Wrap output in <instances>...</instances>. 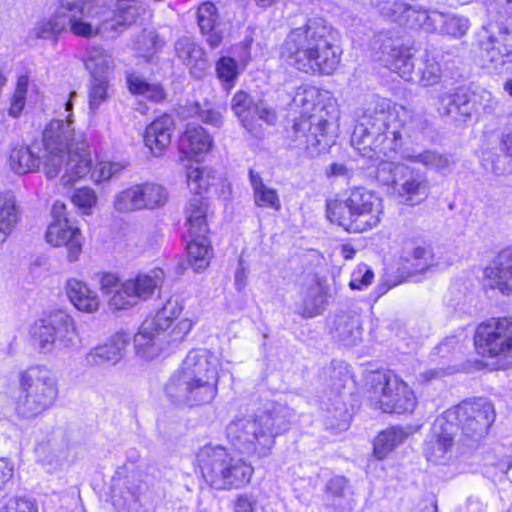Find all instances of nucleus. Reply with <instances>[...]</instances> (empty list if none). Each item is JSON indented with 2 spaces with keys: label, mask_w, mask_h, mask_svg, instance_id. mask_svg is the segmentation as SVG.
<instances>
[{
  "label": "nucleus",
  "mask_w": 512,
  "mask_h": 512,
  "mask_svg": "<svg viewBox=\"0 0 512 512\" xmlns=\"http://www.w3.org/2000/svg\"><path fill=\"white\" fill-rule=\"evenodd\" d=\"M174 128L173 118L166 114L158 117L146 127L144 143L154 156H161L168 148Z\"/></svg>",
  "instance_id": "nucleus-23"
},
{
  "label": "nucleus",
  "mask_w": 512,
  "mask_h": 512,
  "mask_svg": "<svg viewBox=\"0 0 512 512\" xmlns=\"http://www.w3.org/2000/svg\"><path fill=\"white\" fill-rule=\"evenodd\" d=\"M369 400L371 407L386 413H412L417 406L414 391L394 374L378 375Z\"/></svg>",
  "instance_id": "nucleus-14"
},
{
  "label": "nucleus",
  "mask_w": 512,
  "mask_h": 512,
  "mask_svg": "<svg viewBox=\"0 0 512 512\" xmlns=\"http://www.w3.org/2000/svg\"><path fill=\"white\" fill-rule=\"evenodd\" d=\"M194 323L189 318H183L165 332L154 327L153 322L144 321L139 331L134 335V350L136 356L144 361H152L161 356L170 347L181 343L191 331Z\"/></svg>",
  "instance_id": "nucleus-12"
},
{
  "label": "nucleus",
  "mask_w": 512,
  "mask_h": 512,
  "mask_svg": "<svg viewBox=\"0 0 512 512\" xmlns=\"http://www.w3.org/2000/svg\"><path fill=\"white\" fill-rule=\"evenodd\" d=\"M469 29L470 22L468 18L459 15L443 14V20L440 22L437 31L453 38H461L466 35Z\"/></svg>",
  "instance_id": "nucleus-52"
},
{
  "label": "nucleus",
  "mask_w": 512,
  "mask_h": 512,
  "mask_svg": "<svg viewBox=\"0 0 512 512\" xmlns=\"http://www.w3.org/2000/svg\"><path fill=\"white\" fill-rule=\"evenodd\" d=\"M217 180L216 172L207 166L188 165L186 167V182L190 192L199 197L206 193Z\"/></svg>",
  "instance_id": "nucleus-35"
},
{
  "label": "nucleus",
  "mask_w": 512,
  "mask_h": 512,
  "mask_svg": "<svg viewBox=\"0 0 512 512\" xmlns=\"http://www.w3.org/2000/svg\"><path fill=\"white\" fill-rule=\"evenodd\" d=\"M380 14L393 22L404 23L408 11H413V6L401 0H379L376 4Z\"/></svg>",
  "instance_id": "nucleus-53"
},
{
  "label": "nucleus",
  "mask_w": 512,
  "mask_h": 512,
  "mask_svg": "<svg viewBox=\"0 0 512 512\" xmlns=\"http://www.w3.org/2000/svg\"><path fill=\"white\" fill-rule=\"evenodd\" d=\"M252 116H254V124L256 126V131L254 133L258 132V124L257 121H264L267 124H273L276 120V114L273 109L268 107L265 103L259 102L255 104V107L253 108Z\"/></svg>",
  "instance_id": "nucleus-61"
},
{
  "label": "nucleus",
  "mask_w": 512,
  "mask_h": 512,
  "mask_svg": "<svg viewBox=\"0 0 512 512\" xmlns=\"http://www.w3.org/2000/svg\"><path fill=\"white\" fill-rule=\"evenodd\" d=\"M377 42L381 44L379 61L404 80L414 81L415 65L410 48L404 47L398 38L389 37L387 34L379 35Z\"/></svg>",
  "instance_id": "nucleus-17"
},
{
  "label": "nucleus",
  "mask_w": 512,
  "mask_h": 512,
  "mask_svg": "<svg viewBox=\"0 0 512 512\" xmlns=\"http://www.w3.org/2000/svg\"><path fill=\"white\" fill-rule=\"evenodd\" d=\"M205 481L216 490L238 489L248 484L254 473L251 464L221 445H206L197 454Z\"/></svg>",
  "instance_id": "nucleus-10"
},
{
  "label": "nucleus",
  "mask_w": 512,
  "mask_h": 512,
  "mask_svg": "<svg viewBox=\"0 0 512 512\" xmlns=\"http://www.w3.org/2000/svg\"><path fill=\"white\" fill-rule=\"evenodd\" d=\"M250 182L254 192V201L258 207L273 210L281 209V202L277 191L263 183L258 173L250 171Z\"/></svg>",
  "instance_id": "nucleus-39"
},
{
  "label": "nucleus",
  "mask_w": 512,
  "mask_h": 512,
  "mask_svg": "<svg viewBox=\"0 0 512 512\" xmlns=\"http://www.w3.org/2000/svg\"><path fill=\"white\" fill-rule=\"evenodd\" d=\"M140 191L139 185L135 184L118 192L113 199L114 209L120 213L143 210Z\"/></svg>",
  "instance_id": "nucleus-47"
},
{
  "label": "nucleus",
  "mask_w": 512,
  "mask_h": 512,
  "mask_svg": "<svg viewBox=\"0 0 512 512\" xmlns=\"http://www.w3.org/2000/svg\"><path fill=\"white\" fill-rule=\"evenodd\" d=\"M127 85L132 94L142 96L151 101H161L165 96L160 84L148 82L137 73L127 75Z\"/></svg>",
  "instance_id": "nucleus-42"
},
{
  "label": "nucleus",
  "mask_w": 512,
  "mask_h": 512,
  "mask_svg": "<svg viewBox=\"0 0 512 512\" xmlns=\"http://www.w3.org/2000/svg\"><path fill=\"white\" fill-rule=\"evenodd\" d=\"M85 67L91 75V79H109L114 70L112 56L100 47H92L88 50L85 59Z\"/></svg>",
  "instance_id": "nucleus-33"
},
{
  "label": "nucleus",
  "mask_w": 512,
  "mask_h": 512,
  "mask_svg": "<svg viewBox=\"0 0 512 512\" xmlns=\"http://www.w3.org/2000/svg\"><path fill=\"white\" fill-rule=\"evenodd\" d=\"M175 49L178 57L184 63H191V55L193 54L195 63L192 65V75L198 79L204 77L209 68V63L204 50L200 46L190 38H181L177 41Z\"/></svg>",
  "instance_id": "nucleus-28"
},
{
  "label": "nucleus",
  "mask_w": 512,
  "mask_h": 512,
  "mask_svg": "<svg viewBox=\"0 0 512 512\" xmlns=\"http://www.w3.org/2000/svg\"><path fill=\"white\" fill-rule=\"evenodd\" d=\"M481 56L494 67L512 60V32L504 23H490L479 32Z\"/></svg>",
  "instance_id": "nucleus-16"
},
{
  "label": "nucleus",
  "mask_w": 512,
  "mask_h": 512,
  "mask_svg": "<svg viewBox=\"0 0 512 512\" xmlns=\"http://www.w3.org/2000/svg\"><path fill=\"white\" fill-rule=\"evenodd\" d=\"M437 110L440 115H460V120H465L471 115V107L466 94L445 92L437 96Z\"/></svg>",
  "instance_id": "nucleus-32"
},
{
  "label": "nucleus",
  "mask_w": 512,
  "mask_h": 512,
  "mask_svg": "<svg viewBox=\"0 0 512 512\" xmlns=\"http://www.w3.org/2000/svg\"><path fill=\"white\" fill-rule=\"evenodd\" d=\"M71 200L82 214L90 215L97 205L98 197L92 188L82 187L73 193Z\"/></svg>",
  "instance_id": "nucleus-56"
},
{
  "label": "nucleus",
  "mask_w": 512,
  "mask_h": 512,
  "mask_svg": "<svg viewBox=\"0 0 512 512\" xmlns=\"http://www.w3.org/2000/svg\"><path fill=\"white\" fill-rule=\"evenodd\" d=\"M140 187L143 209H156L163 206L168 200V192L165 187L157 183H142Z\"/></svg>",
  "instance_id": "nucleus-50"
},
{
  "label": "nucleus",
  "mask_w": 512,
  "mask_h": 512,
  "mask_svg": "<svg viewBox=\"0 0 512 512\" xmlns=\"http://www.w3.org/2000/svg\"><path fill=\"white\" fill-rule=\"evenodd\" d=\"M127 166L125 161L100 160L91 166L88 174L94 183L101 184L121 175Z\"/></svg>",
  "instance_id": "nucleus-46"
},
{
  "label": "nucleus",
  "mask_w": 512,
  "mask_h": 512,
  "mask_svg": "<svg viewBox=\"0 0 512 512\" xmlns=\"http://www.w3.org/2000/svg\"><path fill=\"white\" fill-rule=\"evenodd\" d=\"M197 24L211 48L220 45L223 35L220 29V17L214 3L204 2L199 5L197 10Z\"/></svg>",
  "instance_id": "nucleus-25"
},
{
  "label": "nucleus",
  "mask_w": 512,
  "mask_h": 512,
  "mask_svg": "<svg viewBox=\"0 0 512 512\" xmlns=\"http://www.w3.org/2000/svg\"><path fill=\"white\" fill-rule=\"evenodd\" d=\"M415 126L416 120L405 107L381 99L364 111L351 142L363 157L379 161V167L411 151L406 144L414 137Z\"/></svg>",
  "instance_id": "nucleus-2"
},
{
  "label": "nucleus",
  "mask_w": 512,
  "mask_h": 512,
  "mask_svg": "<svg viewBox=\"0 0 512 512\" xmlns=\"http://www.w3.org/2000/svg\"><path fill=\"white\" fill-rule=\"evenodd\" d=\"M376 177L383 185H391L395 197L405 205H418L429 194L426 176L398 162H383L377 167Z\"/></svg>",
  "instance_id": "nucleus-11"
},
{
  "label": "nucleus",
  "mask_w": 512,
  "mask_h": 512,
  "mask_svg": "<svg viewBox=\"0 0 512 512\" xmlns=\"http://www.w3.org/2000/svg\"><path fill=\"white\" fill-rule=\"evenodd\" d=\"M443 20V13L437 11H426L413 6V11H408L403 24L419 26L427 32L437 31L440 22Z\"/></svg>",
  "instance_id": "nucleus-45"
},
{
  "label": "nucleus",
  "mask_w": 512,
  "mask_h": 512,
  "mask_svg": "<svg viewBox=\"0 0 512 512\" xmlns=\"http://www.w3.org/2000/svg\"><path fill=\"white\" fill-rule=\"evenodd\" d=\"M0 512H38L35 501L26 497H15L9 499L1 508Z\"/></svg>",
  "instance_id": "nucleus-57"
},
{
  "label": "nucleus",
  "mask_w": 512,
  "mask_h": 512,
  "mask_svg": "<svg viewBox=\"0 0 512 512\" xmlns=\"http://www.w3.org/2000/svg\"><path fill=\"white\" fill-rule=\"evenodd\" d=\"M164 280V272L160 268L152 269L145 273H139L134 278L127 279L128 290L134 293L138 302L151 298L159 289Z\"/></svg>",
  "instance_id": "nucleus-27"
},
{
  "label": "nucleus",
  "mask_w": 512,
  "mask_h": 512,
  "mask_svg": "<svg viewBox=\"0 0 512 512\" xmlns=\"http://www.w3.org/2000/svg\"><path fill=\"white\" fill-rule=\"evenodd\" d=\"M139 302L134 293L128 290V283L124 281L112 293L108 304L112 310H126L137 305Z\"/></svg>",
  "instance_id": "nucleus-55"
},
{
  "label": "nucleus",
  "mask_w": 512,
  "mask_h": 512,
  "mask_svg": "<svg viewBox=\"0 0 512 512\" xmlns=\"http://www.w3.org/2000/svg\"><path fill=\"white\" fill-rule=\"evenodd\" d=\"M406 268L413 272L422 273L435 264L434 256L430 249L417 246L413 248L405 258Z\"/></svg>",
  "instance_id": "nucleus-51"
},
{
  "label": "nucleus",
  "mask_w": 512,
  "mask_h": 512,
  "mask_svg": "<svg viewBox=\"0 0 512 512\" xmlns=\"http://www.w3.org/2000/svg\"><path fill=\"white\" fill-rule=\"evenodd\" d=\"M255 104L250 96L243 91H238L232 98L231 108L235 115L240 119L243 127L249 132H255L254 116H252Z\"/></svg>",
  "instance_id": "nucleus-44"
},
{
  "label": "nucleus",
  "mask_w": 512,
  "mask_h": 512,
  "mask_svg": "<svg viewBox=\"0 0 512 512\" xmlns=\"http://www.w3.org/2000/svg\"><path fill=\"white\" fill-rule=\"evenodd\" d=\"M109 88V79L97 78L90 80L88 98L89 109L92 112L95 113L109 99Z\"/></svg>",
  "instance_id": "nucleus-54"
},
{
  "label": "nucleus",
  "mask_w": 512,
  "mask_h": 512,
  "mask_svg": "<svg viewBox=\"0 0 512 512\" xmlns=\"http://www.w3.org/2000/svg\"><path fill=\"white\" fill-rule=\"evenodd\" d=\"M66 295L72 305L80 312L93 314L100 308V298L94 289L87 283L69 278L65 284Z\"/></svg>",
  "instance_id": "nucleus-24"
},
{
  "label": "nucleus",
  "mask_w": 512,
  "mask_h": 512,
  "mask_svg": "<svg viewBox=\"0 0 512 512\" xmlns=\"http://www.w3.org/2000/svg\"><path fill=\"white\" fill-rule=\"evenodd\" d=\"M328 291L325 281L315 279L305 295L302 315L307 318L319 315L327 303Z\"/></svg>",
  "instance_id": "nucleus-36"
},
{
  "label": "nucleus",
  "mask_w": 512,
  "mask_h": 512,
  "mask_svg": "<svg viewBox=\"0 0 512 512\" xmlns=\"http://www.w3.org/2000/svg\"><path fill=\"white\" fill-rule=\"evenodd\" d=\"M347 489V480L342 476L330 479L327 484V492L335 498L343 497Z\"/></svg>",
  "instance_id": "nucleus-63"
},
{
  "label": "nucleus",
  "mask_w": 512,
  "mask_h": 512,
  "mask_svg": "<svg viewBox=\"0 0 512 512\" xmlns=\"http://www.w3.org/2000/svg\"><path fill=\"white\" fill-rule=\"evenodd\" d=\"M213 145L212 136L203 127L188 125L179 140L180 159L202 161Z\"/></svg>",
  "instance_id": "nucleus-21"
},
{
  "label": "nucleus",
  "mask_w": 512,
  "mask_h": 512,
  "mask_svg": "<svg viewBox=\"0 0 512 512\" xmlns=\"http://www.w3.org/2000/svg\"><path fill=\"white\" fill-rule=\"evenodd\" d=\"M18 392L13 397L18 417L31 419L50 409L59 396L56 373L44 365L30 366L18 374Z\"/></svg>",
  "instance_id": "nucleus-8"
},
{
  "label": "nucleus",
  "mask_w": 512,
  "mask_h": 512,
  "mask_svg": "<svg viewBox=\"0 0 512 512\" xmlns=\"http://www.w3.org/2000/svg\"><path fill=\"white\" fill-rule=\"evenodd\" d=\"M408 433L400 427H390L377 436L374 442V455L377 459L386 458L396 447L401 445Z\"/></svg>",
  "instance_id": "nucleus-38"
},
{
  "label": "nucleus",
  "mask_w": 512,
  "mask_h": 512,
  "mask_svg": "<svg viewBox=\"0 0 512 512\" xmlns=\"http://www.w3.org/2000/svg\"><path fill=\"white\" fill-rule=\"evenodd\" d=\"M403 159L414 163H420L427 169H432L443 174L449 172L452 167L451 159L435 150H424L419 153L414 151H404Z\"/></svg>",
  "instance_id": "nucleus-37"
},
{
  "label": "nucleus",
  "mask_w": 512,
  "mask_h": 512,
  "mask_svg": "<svg viewBox=\"0 0 512 512\" xmlns=\"http://www.w3.org/2000/svg\"><path fill=\"white\" fill-rule=\"evenodd\" d=\"M220 356L208 349L191 350L166 385V393L189 406L210 403L218 393Z\"/></svg>",
  "instance_id": "nucleus-5"
},
{
  "label": "nucleus",
  "mask_w": 512,
  "mask_h": 512,
  "mask_svg": "<svg viewBox=\"0 0 512 512\" xmlns=\"http://www.w3.org/2000/svg\"><path fill=\"white\" fill-rule=\"evenodd\" d=\"M330 125L319 115L301 117L293 126L292 146L307 151L317 148L327 136Z\"/></svg>",
  "instance_id": "nucleus-19"
},
{
  "label": "nucleus",
  "mask_w": 512,
  "mask_h": 512,
  "mask_svg": "<svg viewBox=\"0 0 512 512\" xmlns=\"http://www.w3.org/2000/svg\"><path fill=\"white\" fill-rule=\"evenodd\" d=\"M339 32L322 18H311L287 34L282 60L307 74H332L340 63Z\"/></svg>",
  "instance_id": "nucleus-4"
},
{
  "label": "nucleus",
  "mask_w": 512,
  "mask_h": 512,
  "mask_svg": "<svg viewBox=\"0 0 512 512\" xmlns=\"http://www.w3.org/2000/svg\"><path fill=\"white\" fill-rule=\"evenodd\" d=\"M441 77L442 69L439 62L430 54L425 53L419 60L416 72H414V82L423 87H429L439 84Z\"/></svg>",
  "instance_id": "nucleus-41"
},
{
  "label": "nucleus",
  "mask_w": 512,
  "mask_h": 512,
  "mask_svg": "<svg viewBox=\"0 0 512 512\" xmlns=\"http://www.w3.org/2000/svg\"><path fill=\"white\" fill-rule=\"evenodd\" d=\"M256 500L248 495H240L235 503V512H255Z\"/></svg>",
  "instance_id": "nucleus-64"
},
{
  "label": "nucleus",
  "mask_w": 512,
  "mask_h": 512,
  "mask_svg": "<svg viewBox=\"0 0 512 512\" xmlns=\"http://www.w3.org/2000/svg\"><path fill=\"white\" fill-rule=\"evenodd\" d=\"M207 233L190 234L191 240L187 244L189 265L196 271L206 269L212 256V248Z\"/></svg>",
  "instance_id": "nucleus-31"
},
{
  "label": "nucleus",
  "mask_w": 512,
  "mask_h": 512,
  "mask_svg": "<svg viewBox=\"0 0 512 512\" xmlns=\"http://www.w3.org/2000/svg\"><path fill=\"white\" fill-rule=\"evenodd\" d=\"M291 411L277 406L271 412L237 416L227 426L229 442L248 456L266 457L271 453L277 435L288 429Z\"/></svg>",
  "instance_id": "nucleus-7"
},
{
  "label": "nucleus",
  "mask_w": 512,
  "mask_h": 512,
  "mask_svg": "<svg viewBox=\"0 0 512 512\" xmlns=\"http://www.w3.org/2000/svg\"><path fill=\"white\" fill-rule=\"evenodd\" d=\"M38 95V85L27 74L20 75L17 78L15 90L10 99L8 115L18 118L23 112L26 102H36Z\"/></svg>",
  "instance_id": "nucleus-26"
},
{
  "label": "nucleus",
  "mask_w": 512,
  "mask_h": 512,
  "mask_svg": "<svg viewBox=\"0 0 512 512\" xmlns=\"http://www.w3.org/2000/svg\"><path fill=\"white\" fill-rule=\"evenodd\" d=\"M322 91L314 86H301L296 90L293 103L301 108V117H309L319 104Z\"/></svg>",
  "instance_id": "nucleus-48"
},
{
  "label": "nucleus",
  "mask_w": 512,
  "mask_h": 512,
  "mask_svg": "<svg viewBox=\"0 0 512 512\" xmlns=\"http://www.w3.org/2000/svg\"><path fill=\"white\" fill-rule=\"evenodd\" d=\"M495 420L492 403L479 398L464 401L438 417L432 427V435L426 443L428 461L440 463L445 459L453 444L456 427L469 437L486 433Z\"/></svg>",
  "instance_id": "nucleus-6"
},
{
  "label": "nucleus",
  "mask_w": 512,
  "mask_h": 512,
  "mask_svg": "<svg viewBox=\"0 0 512 512\" xmlns=\"http://www.w3.org/2000/svg\"><path fill=\"white\" fill-rule=\"evenodd\" d=\"M384 212L383 199L374 191L357 187L343 200L327 202L328 219L349 232H364L375 228Z\"/></svg>",
  "instance_id": "nucleus-9"
},
{
  "label": "nucleus",
  "mask_w": 512,
  "mask_h": 512,
  "mask_svg": "<svg viewBox=\"0 0 512 512\" xmlns=\"http://www.w3.org/2000/svg\"><path fill=\"white\" fill-rule=\"evenodd\" d=\"M501 149L512 157V114L506 116L501 128L500 137Z\"/></svg>",
  "instance_id": "nucleus-62"
},
{
  "label": "nucleus",
  "mask_w": 512,
  "mask_h": 512,
  "mask_svg": "<svg viewBox=\"0 0 512 512\" xmlns=\"http://www.w3.org/2000/svg\"><path fill=\"white\" fill-rule=\"evenodd\" d=\"M233 56H222L216 62L217 78L227 90H231L251 60L248 44H241L232 51Z\"/></svg>",
  "instance_id": "nucleus-22"
},
{
  "label": "nucleus",
  "mask_w": 512,
  "mask_h": 512,
  "mask_svg": "<svg viewBox=\"0 0 512 512\" xmlns=\"http://www.w3.org/2000/svg\"><path fill=\"white\" fill-rule=\"evenodd\" d=\"M31 335L42 352L71 349L79 342L74 319L62 311L37 321L31 328Z\"/></svg>",
  "instance_id": "nucleus-13"
},
{
  "label": "nucleus",
  "mask_w": 512,
  "mask_h": 512,
  "mask_svg": "<svg viewBox=\"0 0 512 512\" xmlns=\"http://www.w3.org/2000/svg\"><path fill=\"white\" fill-rule=\"evenodd\" d=\"M137 15L135 0H62L53 14L35 24L32 34L50 39L69 29L82 38L114 37Z\"/></svg>",
  "instance_id": "nucleus-1"
},
{
  "label": "nucleus",
  "mask_w": 512,
  "mask_h": 512,
  "mask_svg": "<svg viewBox=\"0 0 512 512\" xmlns=\"http://www.w3.org/2000/svg\"><path fill=\"white\" fill-rule=\"evenodd\" d=\"M182 310V303L177 298H171L157 311L154 317L145 321L153 322L155 328L169 332L176 325L175 323L172 326V322L180 316Z\"/></svg>",
  "instance_id": "nucleus-43"
},
{
  "label": "nucleus",
  "mask_w": 512,
  "mask_h": 512,
  "mask_svg": "<svg viewBox=\"0 0 512 512\" xmlns=\"http://www.w3.org/2000/svg\"><path fill=\"white\" fill-rule=\"evenodd\" d=\"M374 273L367 265H358L351 275L349 286L353 290H362L369 286Z\"/></svg>",
  "instance_id": "nucleus-58"
},
{
  "label": "nucleus",
  "mask_w": 512,
  "mask_h": 512,
  "mask_svg": "<svg viewBox=\"0 0 512 512\" xmlns=\"http://www.w3.org/2000/svg\"><path fill=\"white\" fill-rule=\"evenodd\" d=\"M336 332L346 345L356 344L362 337L359 318L342 315L337 319Z\"/></svg>",
  "instance_id": "nucleus-49"
},
{
  "label": "nucleus",
  "mask_w": 512,
  "mask_h": 512,
  "mask_svg": "<svg viewBox=\"0 0 512 512\" xmlns=\"http://www.w3.org/2000/svg\"><path fill=\"white\" fill-rule=\"evenodd\" d=\"M65 103L69 114L65 119H52L42 131L43 171L47 178L61 176L64 185H71L88 175L91 151L86 138L76 134L73 126L72 97Z\"/></svg>",
  "instance_id": "nucleus-3"
},
{
  "label": "nucleus",
  "mask_w": 512,
  "mask_h": 512,
  "mask_svg": "<svg viewBox=\"0 0 512 512\" xmlns=\"http://www.w3.org/2000/svg\"><path fill=\"white\" fill-rule=\"evenodd\" d=\"M125 347L126 339L117 335L109 343L91 349L86 355V362L92 366L116 363L121 359Z\"/></svg>",
  "instance_id": "nucleus-30"
},
{
  "label": "nucleus",
  "mask_w": 512,
  "mask_h": 512,
  "mask_svg": "<svg viewBox=\"0 0 512 512\" xmlns=\"http://www.w3.org/2000/svg\"><path fill=\"white\" fill-rule=\"evenodd\" d=\"M477 352L497 359L512 358V318H491L481 323L474 337Z\"/></svg>",
  "instance_id": "nucleus-15"
},
{
  "label": "nucleus",
  "mask_w": 512,
  "mask_h": 512,
  "mask_svg": "<svg viewBox=\"0 0 512 512\" xmlns=\"http://www.w3.org/2000/svg\"><path fill=\"white\" fill-rule=\"evenodd\" d=\"M136 50L142 57L149 59L158 49V40L154 32H144L136 42Z\"/></svg>",
  "instance_id": "nucleus-59"
},
{
  "label": "nucleus",
  "mask_w": 512,
  "mask_h": 512,
  "mask_svg": "<svg viewBox=\"0 0 512 512\" xmlns=\"http://www.w3.org/2000/svg\"><path fill=\"white\" fill-rule=\"evenodd\" d=\"M223 108L205 105L198 110V117L202 122L214 127H220L223 123Z\"/></svg>",
  "instance_id": "nucleus-60"
},
{
  "label": "nucleus",
  "mask_w": 512,
  "mask_h": 512,
  "mask_svg": "<svg viewBox=\"0 0 512 512\" xmlns=\"http://www.w3.org/2000/svg\"><path fill=\"white\" fill-rule=\"evenodd\" d=\"M484 286L503 295L512 294V247L504 249L484 270Z\"/></svg>",
  "instance_id": "nucleus-20"
},
{
  "label": "nucleus",
  "mask_w": 512,
  "mask_h": 512,
  "mask_svg": "<svg viewBox=\"0 0 512 512\" xmlns=\"http://www.w3.org/2000/svg\"><path fill=\"white\" fill-rule=\"evenodd\" d=\"M20 219V208L14 192L0 193V243H3Z\"/></svg>",
  "instance_id": "nucleus-29"
},
{
  "label": "nucleus",
  "mask_w": 512,
  "mask_h": 512,
  "mask_svg": "<svg viewBox=\"0 0 512 512\" xmlns=\"http://www.w3.org/2000/svg\"><path fill=\"white\" fill-rule=\"evenodd\" d=\"M45 238L51 246H65L67 258L70 262H75L79 259L82 253L84 238L80 229L69 219L52 221L47 228Z\"/></svg>",
  "instance_id": "nucleus-18"
},
{
  "label": "nucleus",
  "mask_w": 512,
  "mask_h": 512,
  "mask_svg": "<svg viewBox=\"0 0 512 512\" xmlns=\"http://www.w3.org/2000/svg\"><path fill=\"white\" fill-rule=\"evenodd\" d=\"M9 163L12 171L19 175L38 171L40 165H43L42 157L36 156L29 147L14 148Z\"/></svg>",
  "instance_id": "nucleus-40"
},
{
  "label": "nucleus",
  "mask_w": 512,
  "mask_h": 512,
  "mask_svg": "<svg viewBox=\"0 0 512 512\" xmlns=\"http://www.w3.org/2000/svg\"><path fill=\"white\" fill-rule=\"evenodd\" d=\"M185 213L189 234L208 233V203L204 198H191Z\"/></svg>",
  "instance_id": "nucleus-34"
}]
</instances>
